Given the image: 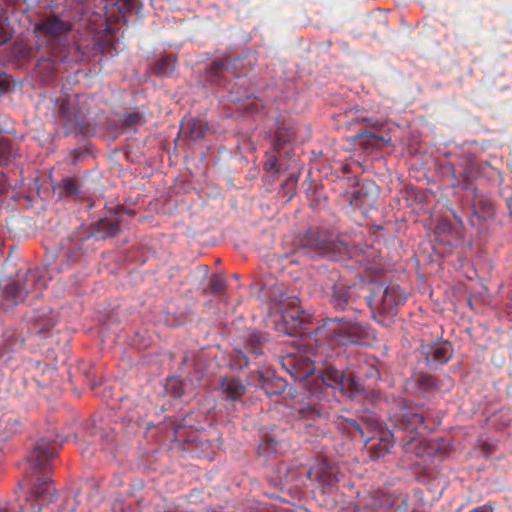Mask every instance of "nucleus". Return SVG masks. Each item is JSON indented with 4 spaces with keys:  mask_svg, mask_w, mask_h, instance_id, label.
<instances>
[{
    "mask_svg": "<svg viewBox=\"0 0 512 512\" xmlns=\"http://www.w3.org/2000/svg\"><path fill=\"white\" fill-rule=\"evenodd\" d=\"M312 346L305 345L309 349V356L298 357L288 355L283 359V367L296 381H307L314 373L316 363H323L324 369L319 372L316 381L307 388V395L295 403V411L300 420H315L328 414L327 402L330 393L338 391L350 398L359 397L363 392V385L351 374H345L328 362L327 347L318 344L314 339Z\"/></svg>",
    "mask_w": 512,
    "mask_h": 512,
    "instance_id": "obj_1",
    "label": "nucleus"
},
{
    "mask_svg": "<svg viewBox=\"0 0 512 512\" xmlns=\"http://www.w3.org/2000/svg\"><path fill=\"white\" fill-rule=\"evenodd\" d=\"M59 444L53 440L43 437L39 439L27 455L28 469L26 477L32 487L33 497L27 500L26 505L22 506V512H40L41 504L37 499L54 492V487L49 474L51 472V462L56 457Z\"/></svg>",
    "mask_w": 512,
    "mask_h": 512,
    "instance_id": "obj_2",
    "label": "nucleus"
},
{
    "mask_svg": "<svg viewBox=\"0 0 512 512\" xmlns=\"http://www.w3.org/2000/svg\"><path fill=\"white\" fill-rule=\"evenodd\" d=\"M366 330L365 323L346 317L327 319L313 334L307 336V345L312 346L314 339H318V344L327 347L324 355L329 359L332 357L334 347L358 343Z\"/></svg>",
    "mask_w": 512,
    "mask_h": 512,
    "instance_id": "obj_3",
    "label": "nucleus"
},
{
    "mask_svg": "<svg viewBox=\"0 0 512 512\" xmlns=\"http://www.w3.org/2000/svg\"><path fill=\"white\" fill-rule=\"evenodd\" d=\"M338 427L346 431L352 438L359 436L367 439V449L373 460L384 457L393 447L394 439H398L391 431H379L376 436L369 437L368 434L377 429L378 420L374 415L361 417L360 420L340 418Z\"/></svg>",
    "mask_w": 512,
    "mask_h": 512,
    "instance_id": "obj_4",
    "label": "nucleus"
},
{
    "mask_svg": "<svg viewBox=\"0 0 512 512\" xmlns=\"http://www.w3.org/2000/svg\"><path fill=\"white\" fill-rule=\"evenodd\" d=\"M71 31V24L56 15L45 16L35 24V32L49 40L47 58L41 59L38 68L49 64H60L68 61L72 47L62 42Z\"/></svg>",
    "mask_w": 512,
    "mask_h": 512,
    "instance_id": "obj_5",
    "label": "nucleus"
},
{
    "mask_svg": "<svg viewBox=\"0 0 512 512\" xmlns=\"http://www.w3.org/2000/svg\"><path fill=\"white\" fill-rule=\"evenodd\" d=\"M271 301L277 305L279 318L275 321V329L284 335L296 336L306 333L308 315L298 305V298L288 296L281 287H275L270 295Z\"/></svg>",
    "mask_w": 512,
    "mask_h": 512,
    "instance_id": "obj_6",
    "label": "nucleus"
},
{
    "mask_svg": "<svg viewBox=\"0 0 512 512\" xmlns=\"http://www.w3.org/2000/svg\"><path fill=\"white\" fill-rule=\"evenodd\" d=\"M296 252L311 257L326 256L338 260L340 256L347 254L348 244L344 240L332 239L324 230L311 228L302 238Z\"/></svg>",
    "mask_w": 512,
    "mask_h": 512,
    "instance_id": "obj_7",
    "label": "nucleus"
},
{
    "mask_svg": "<svg viewBox=\"0 0 512 512\" xmlns=\"http://www.w3.org/2000/svg\"><path fill=\"white\" fill-rule=\"evenodd\" d=\"M47 286V280L39 268L19 271L3 290V295L12 304L23 302L28 295L38 298Z\"/></svg>",
    "mask_w": 512,
    "mask_h": 512,
    "instance_id": "obj_8",
    "label": "nucleus"
},
{
    "mask_svg": "<svg viewBox=\"0 0 512 512\" xmlns=\"http://www.w3.org/2000/svg\"><path fill=\"white\" fill-rule=\"evenodd\" d=\"M405 300L406 297L398 285H388L385 288L377 286L367 297L373 318L383 325L389 324V320L397 314L399 305Z\"/></svg>",
    "mask_w": 512,
    "mask_h": 512,
    "instance_id": "obj_9",
    "label": "nucleus"
},
{
    "mask_svg": "<svg viewBox=\"0 0 512 512\" xmlns=\"http://www.w3.org/2000/svg\"><path fill=\"white\" fill-rule=\"evenodd\" d=\"M390 420L399 430L409 432L410 440L404 445L412 444L416 440V431L422 426L426 428L425 418L419 408L400 399L396 403L394 411L390 414Z\"/></svg>",
    "mask_w": 512,
    "mask_h": 512,
    "instance_id": "obj_10",
    "label": "nucleus"
},
{
    "mask_svg": "<svg viewBox=\"0 0 512 512\" xmlns=\"http://www.w3.org/2000/svg\"><path fill=\"white\" fill-rule=\"evenodd\" d=\"M25 320L28 324V331L31 334L46 338L55 325L56 317L49 308L45 307L26 313Z\"/></svg>",
    "mask_w": 512,
    "mask_h": 512,
    "instance_id": "obj_11",
    "label": "nucleus"
},
{
    "mask_svg": "<svg viewBox=\"0 0 512 512\" xmlns=\"http://www.w3.org/2000/svg\"><path fill=\"white\" fill-rule=\"evenodd\" d=\"M268 338L265 333L259 331H249L244 338V350H239L237 359L244 361V366L249 365V361L256 359L263 354L264 344Z\"/></svg>",
    "mask_w": 512,
    "mask_h": 512,
    "instance_id": "obj_12",
    "label": "nucleus"
},
{
    "mask_svg": "<svg viewBox=\"0 0 512 512\" xmlns=\"http://www.w3.org/2000/svg\"><path fill=\"white\" fill-rule=\"evenodd\" d=\"M421 353L429 365H442L452 358L453 348L449 341H441L433 345L422 346Z\"/></svg>",
    "mask_w": 512,
    "mask_h": 512,
    "instance_id": "obj_13",
    "label": "nucleus"
},
{
    "mask_svg": "<svg viewBox=\"0 0 512 512\" xmlns=\"http://www.w3.org/2000/svg\"><path fill=\"white\" fill-rule=\"evenodd\" d=\"M218 390L226 400L237 401L246 393V385L239 378L224 376L219 380Z\"/></svg>",
    "mask_w": 512,
    "mask_h": 512,
    "instance_id": "obj_14",
    "label": "nucleus"
},
{
    "mask_svg": "<svg viewBox=\"0 0 512 512\" xmlns=\"http://www.w3.org/2000/svg\"><path fill=\"white\" fill-rule=\"evenodd\" d=\"M24 339L13 329H6L0 339V354L3 356L8 352L21 349Z\"/></svg>",
    "mask_w": 512,
    "mask_h": 512,
    "instance_id": "obj_15",
    "label": "nucleus"
},
{
    "mask_svg": "<svg viewBox=\"0 0 512 512\" xmlns=\"http://www.w3.org/2000/svg\"><path fill=\"white\" fill-rule=\"evenodd\" d=\"M331 289V302L334 308L344 310L352 302L348 286L341 282H335Z\"/></svg>",
    "mask_w": 512,
    "mask_h": 512,
    "instance_id": "obj_16",
    "label": "nucleus"
},
{
    "mask_svg": "<svg viewBox=\"0 0 512 512\" xmlns=\"http://www.w3.org/2000/svg\"><path fill=\"white\" fill-rule=\"evenodd\" d=\"M120 231V221L116 217L104 218L97 222L94 234L97 238L106 239L116 236Z\"/></svg>",
    "mask_w": 512,
    "mask_h": 512,
    "instance_id": "obj_17",
    "label": "nucleus"
},
{
    "mask_svg": "<svg viewBox=\"0 0 512 512\" xmlns=\"http://www.w3.org/2000/svg\"><path fill=\"white\" fill-rule=\"evenodd\" d=\"M453 176V187H461L465 190L469 189L472 185L474 177V169L472 166L465 167L462 171H458L454 166L450 169Z\"/></svg>",
    "mask_w": 512,
    "mask_h": 512,
    "instance_id": "obj_18",
    "label": "nucleus"
},
{
    "mask_svg": "<svg viewBox=\"0 0 512 512\" xmlns=\"http://www.w3.org/2000/svg\"><path fill=\"white\" fill-rule=\"evenodd\" d=\"M207 130L208 125L204 120L194 118L187 120L186 125L183 128L184 133L188 134L194 141L202 139Z\"/></svg>",
    "mask_w": 512,
    "mask_h": 512,
    "instance_id": "obj_19",
    "label": "nucleus"
},
{
    "mask_svg": "<svg viewBox=\"0 0 512 512\" xmlns=\"http://www.w3.org/2000/svg\"><path fill=\"white\" fill-rule=\"evenodd\" d=\"M53 191L60 197L73 196L79 193L80 185L78 180L73 177H65L59 183L53 185Z\"/></svg>",
    "mask_w": 512,
    "mask_h": 512,
    "instance_id": "obj_20",
    "label": "nucleus"
},
{
    "mask_svg": "<svg viewBox=\"0 0 512 512\" xmlns=\"http://www.w3.org/2000/svg\"><path fill=\"white\" fill-rule=\"evenodd\" d=\"M176 67V57L167 55L160 58L154 65L153 71L155 74L166 77L171 75Z\"/></svg>",
    "mask_w": 512,
    "mask_h": 512,
    "instance_id": "obj_21",
    "label": "nucleus"
},
{
    "mask_svg": "<svg viewBox=\"0 0 512 512\" xmlns=\"http://www.w3.org/2000/svg\"><path fill=\"white\" fill-rule=\"evenodd\" d=\"M231 62L232 59L230 57L217 59L211 64L208 71L213 77H219L231 70Z\"/></svg>",
    "mask_w": 512,
    "mask_h": 512,
    "instance_id": "obj_22",
    "label": "nucleus"
},
{
    "mask_svg": "<svg viewBox=\"0 0 512 512\" xmlns=\"http://www.w3.org/2000/svg\"><path fill=\"white\" fill-rule=\"evenodd\" d=\"M214 442L208 439H205L203 435L199 436L195 440V448L200 450V453L208 458L209 460L214 459L215 451H214Z\"/></svg>",
    "mask_w": 512,
    "mask_h": 512,
    "instance_id": "obj_23",
    "label": "nucleus"
},
{
    "mask_svg": "<svg viewBox=\"0 0 512 512\" xmlns=\"http://www.w3.org/2000/svg\"><path fill=\"white\" fill-rule=\"evenodd\" d=\"M287 387V383L282 378H275L271 382H265L263 388L267 395H280Z\"/></svg>",
    "mask_w": 512,
    "mask_h": 512,
    "instance_id": "obj_24",
    "label": "nucleus"
},
{
    "mask_svg": "<svg viewBox=\"0 0 512 512\" xmlns=\"http://www.w3.org/2000/svg\"><path fill=\"white\" fill-rule=\"evenodd\" d=\"M415 381L422 392H430L437 388L436 380L429 374H419Z\"/></svg>",
    "mask_w": 512,
    "mask_h": 512,
    "instance_id": "obj_25",
    "label": "nucleus"
},
{
    "mask_svg": "<svg viewBox=\"0 0 512 512\" xmlns=\"http://www.w3.org/2000/svg\"><path fill=\"white\" fill-rule=\"evenodd\" d=\"M278 443L276 440L270 437H266L258 446V452L260 455L271 457L277 452Z\"/></svg>",
    "mask_w": 512,
    "mask_h": 512,
    "instance_id": "obj_26",
    "label": "nucleus"
},
{
    "mask_svg": "<svg viewBox=\"0 0 512 512\" xmlns=\"http://www.w3.org/2000/svg\"><path fill=\"white\" fill-rule=\"evenodd\" d=\"M15 57L20 61H28L33 55V50L24 44H15L13 47Z\"/></svg>",
    "mask_w": 512,
    "mask_h": 512,
    "instance_id": "obj_27",
    "label": "nucleus"
},
{
    "mask_svg": "<svg viewBox=\"0 0 512 512\" xmlns=\"http://www.w3.org/2000/svg\"><path fill=\"white\" fill-rule=\"evenodd\" d=\"M226 288V280L221 275H213L210 279L209 289L214 294L222 293Z\"/></svg>",
    "mask_w": 512,
    "mask_h": 512,
    "instance_id": "obj_28",
    "label": "nucleus"
},
{
    "mask_svg": "<svg viewBox=\"0 0 512 512\" xmlns=\"http://www.w3.org/2000/svg\"><path fill=\"white\" fill-rule=\"evenodd\" d=\"M363 506L365 508H371L373 510H379L386 507L383 500L380 498L379 493H374L373 495H369L367 498H365Z\"/></svg>",
    "mask_w": 512,
    "mask_h": 512,
    "instance_id": "obj_29",
    "label": "nucleus"
},
{
    "mask_svg": "<svg viewBox=\"0 0 512 512\" xmlns=\"http://www.w3.org/2000/svg\"><path fill=\"white\" fill-rule=\"evenodd\" d=\"M145 122L143 114L139 112L127 113L123 118V124L127 127L141 125Z\"/></svg>",
    "mask_w": 512,
    "mask_h": 512,
    "instance_id": "obj_30",
    "label": "nucleus"
},
{
    "mask_svg": "<svg viewBox=\"0 0 512 512\" xmlns=\"http://www.w3.org/2000/svg\"><path fill=\"white\" fill-rule=\"evenodd\" d=\"M312 470L311 469H303L300 473L296 474L295 471L289 470L285 476L287 482L297 481L300 475H305L308 479H312Z\"/></svg>",
    "mask_w": 512,
    "mask_h": 512,
    "instance_id": "obj_31",
    "label": "nucleus"
},
{
    "mask_svg": "<svg viewBox=\"0 0 512 512\" xmlns=\"http://www.w3.org/2000/svg\"><path fill=\"white\" fill-rule=\"evenodd\" d=\"M379 376H380V374L376 367L367 366L365 371L359 372L358 377H364L366 379L377 380L379 378Z\"/></svg>",
    "mask_w": 512,
    "mask_h": 512,
    "instance_id": "obj_32",
    "label": "nucleus"
},
{
    "mask_svg": "<svg viewBox=\"0 0 512 512\" xmlns=\"http://www.w3.org/2000/svg\"><path fill=\"white\" fill-rule=\"evenodd\" d=\"M357 138H369V139H377L380 140L381 137H378L373 131L364 129L357 134Z\"/></svg>",
    "mask_w": 512,
    "mask_h": 512,
    "instance_id": "obj_33",
    "label": "nucleus"
},
{
    "mask_svg": "<svg viewBox=\"0 0 512 512\" xmlns=\"http://www.w3.org/2000/svg\"><path fill=\"white\" fill-rule=\"evenodd\" d=\"M277 166V159L275 156H272L270 159H268L264 164V169L267 172L273 171Z\"/></svg>",
    "mask_w": 512,
    "mask_h": 512,
    "instance_id": "obj_34",
    "label": "nucleus"
},
{
    "mask_svg": "<svg viewBox=\"0 0 512 512\" xmlns=\"http://www.w3.org/2000/svg\"><path fill=\"white\" fill-rule=\"evenodd\" d=\"M134 1L135 0H123V6L121 8H119V11L121 13H125V12L129 11L133 6Z\"/></svg>",
    "mask_w": 512,
    "mask_h": 512,
    "instance_id": "obj_35",
    "label": "nucleus"
},
{
    "mask_svg": "<svg viewBox=\"0 0 512 512\" xmlns=\"http://www.w3.org/2000/svg\"><path fill=\"white\" fill-rule=\"evenodd\" d=\"M471 512H492V509L487 506H480L473 509Z\"/></svg>",
    "mask_w": 512,
    "mask_h": 512,
    "instance_id": "obj_36",
    "label": "nucleus"
},
{
    "mask_svg": "<svg viewBox=\"0 0 512 512\" xmlns=\"http://www.w3.org/2000/svg\"><path fill=\"white\" fill-rule=\"evenodd\" d=\"M332 274L334 275L333 280H335L336 278H338V274H337V272H332Z\"/></svg>",
    "mask_w": 512,
    "mask_h": 512,
    "instance_id": "obj_37",
    "label": "nucleus"
},
{
    "mask_svg": "<svg viewBox=\"0 0 512 512\" xmlns=\"http://www.w3.org/2000/svg\"><path fill=\"white\" fill-rule=\"evenodd\" d=\"M188 360V355H185L184 358H183V363H186Z\"/></svg>",
    "mask_w": 512,
    "mask_h": 512,
    "instance_id": "obj_38",
    "label": "nucleus"
},
{
    "mask_svg": "<svg viewBox=\"0 0 512 512\" xmlns=\"http://www.w3.org/2000/svg\"><path fill=\"white\" fill-rule=\"evenodd\" d=\"M361 121L366 122L368 120L366 118H362Z\"/></svg>",
    "mask_w": 512,
    "mask_h": 512,
    "instance_id": "obj_39",
    "label": "nucleus"
}]
</instances>
